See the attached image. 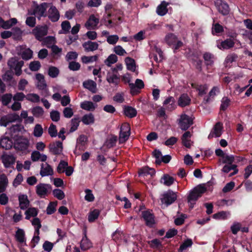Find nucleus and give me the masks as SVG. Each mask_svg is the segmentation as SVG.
<instances>
[{"mask_svg": "<svg viewBox=\"0 0 252 252\" xmlns=\"http://www.w3.org/2000/svg\"><path fill=\"white\" fill-rule=\"evenodd\" d=\"M43 129L41 125L36 124L33 129V135L35 137H41L43 134Z\"/></svg>", "mask_w": 252, "mask_h": 252, "instance_id": "obj_53", "label": "nucleus"}, {"mask_svg": "<svg viewBox=\"0 0 252 252\" xmlns=\"http://www.w3.org/2000/svg\"><path fill=\"white\" fill-rule=\"evenodd\" d=\"M150 247L154 249H159L162 247L161 242L158 239H154L148 242Z\"/></svg>", "mask_w": 252, "mask_h": 252, "instance_id": "obj_42", "label": "nucleus"}, {"mask_svg": "<svg viewBox=\"0 0 252 252\" xmlns=\"http://www.w3.org/2000/svg\"><path fill=\"white\" fill-rule=\"evenodd\" d=\"M48 18L52 22H57L60 17V13L57 8L52 6L48 10Z\"/></svg>", "mask_w": 252, "mask_h": 252, "instance_id": "obj_13", "label": "nucleus"}, {"mask_svg": "<svg viewBox=\"0 0 252 252\" xmlns=\"http://www.w3.org/2000/svg\"><path fill=\"white\" fill-rule=\"evenodd\" d=\"M48 189L50 190L52 189L51 185L40 183L36 186V193L39 196L42 198L48 194Z\"/></svg>", "mask_w": 252, "mask_h": 252, "instance_id": "obj_10", "label": "nucleus"}, {"mask_svg": "<svg viewBox=\"0 0 252 252\" xmlns=\"http://www.w3.org/2000/svg\"><path fill=\"white\" fill-rule=\"evenodd\" d=\"M117 61V56L112 54L108 56L107 59L105 60V63L107 66H110L112 64L116 63Z\"/></svg>", "mask_w": 252, "mask_h": 252, "instance_id": "obj_56", "label": "nucleus"}, {"mask_svg": "<svg viewBox=\"0 0 252 252\" xmlns=\"http://www.w3.org/2000/svg\"><path fill=\"white\" fill-rule=\"evenodd\" d=\"M98 23L99 19L96 18L94 15H91L86 22L85 26L88 29H90V27H96Z\"/></svg>", "mask_w": 252, "mask_h": 252, "instance_id": "obj_33", "label": "nucleus"}, {"mask_svg": "<svg viewBox=\"0 0 252 252\" xmlns=\"http://www.w3.org/2000/svg\"><path fill=\"white\" fill-rule=\"evenodd\" d=\"M26 99L32 102H38L40 101L39 96L36 94H29L27 95Z\"/></svg>", "mask_w": 252, "mask_h": 252, "instance_id": "obj_62", "label": "nucleus"}, {"mask_svg": "<svg viewBox=\"0 0 252 252\" xmlns=\"http://www.w3.org/2000/svg\"><path fill=\"white\" fill-rule=\"evenodd\" d=\"M230 216V213L229 211H220L213 215V218L216 220H225Z\"/></svg>", "mask_w": 252, "mask_h": 252, "instance_id": "obj_36", "label": "nucleus"}, {"mask_svg": "<svg viewBox=\"0 0 252 252\" xmlns=\"http://www.w3.org/2000/svg\"><path fill=\"white\" fill-rule=\"evenodd\" d=\"M23 128L24 127L21 125L17 124L13 125L9 128V134L11 138H12V139H14L20 136L21 135H19V133Z\"/></svg>", "mask_w": 252, "mask_h": 252, "instance_id": "obj_12", "label": "nucleus"}, {"mask_svg": "<svg viewBox=\"0 0 252 252\" xmlns=\"http://www.w3.org/2000/svg\"><path fill=\"white\" fill-rule=\"evenodd\" d=\"M191 103V99L187 94L184 93L180 95L178 100V105L181 107L189 106Z\"/></svg>", "mask_w": 252, "mask_h": 252, "instance_id": "obj_14", "label": "nucleus"}, {"mask_svg": "<svg viewBox=\"0 0 252 252\" xmlns=\"http://www.w3.org/2000/svg\"><path fill=\"white\" fill-rule=\"evenodd\" d=\"M106 80L109 84L117 86L120 82V77L115 73L111 74L108 72L107 75Z\"/></svg>", "mask_w": 252, "mask_h": 252, "instance_id": "obj_24", "label": "nucleus"}, {"mask_svg": "<svg viewBox=\"0 0 252 252\" xmlns=\"http://www.w3.org/2000/svg\"><path fill=\"white\" fill-rule=\"evenodd\" d=\"M57 201L50 202L46 209V213L48 215H52L56 211Z\"/></svg>", "mask_w": 252, "mask_h": 252, "instance_id": "obj_48", "label": "nucleus"}, {"mask_svg": "<svg viewBox=\"0 0 252 252\" xmlns=\"http://www.w3.org/2000/svg\"><path fill=\"white\" fill-rule=\"evenodd\" d=\"M15 238L16 240L20 243H26L25 233L23 229L18 228L15 233Z\"/></svg>", "mask_w": 252, "mask_h": 252, "instance_id": "obj_37", "label": "nucleus"}, {"mask_svg": "<svg viewBox=\"0 0 252 252\" xmlns=\"http://www.w3.org/2000/svg\"><path fill=\"white\" fill-rule=\"evenodd\" d=\"M13 98L12 94L10 93H7L3 94L1 97V101L3 106H7Z\"/></svg>", "mask_w": 252, "mask_h": 252, "instance_id": "obj_44", "label": "nucleus"}, {"mask_svg": "<svg viewBox=\"0 0 252 252\" xmlns=\"http://www.w3.org/2000/svg\"><path fill=\"white\" fill-rule=\"evenodd\" d=\"M124 113L126 116L132 118L136 116L137 112L135 108L131 106H125L124 108Z\"/></svg>", "mask_w": 252, "mask_h": 252, "instance_id": "obj_25", "label": "nucleus"}, {"mask_svg": "<svg viewBox=\"0 0 252 252\" xmlns=\"http://www.w3.org/2000/svg\"><path fill=\"white\" fill-rule=\"evenodd\" d=\"M49 151L54 155H60L63 150L62 142L57 141L55 142L51 143L49 145Z\"/></svg>", "mask_w": 252, "mask_h": 252, "instance_id": "obj_9", "label": "nucleus"}, {"mask_svg": "<svg viewBox=\"0 0 252 252\" xmlns=\"http://www.w3.org/2000/svg\"><path fill=\"white\" fill-rule=\"evenodd\" d=\"M48 133L52 137H56L57 135V130L56 126L53 124H51L48 128Z\"/></svg>", "mask_w": 252, "mask_h": 252, "instance_id": "obj_64", "label": "nucleus"}, {"mask_svg": "<svg viewBox=\"0 0 252 252\" xmlns=\"http://www.w3.org/2000/svg\"><path fill=\"white\" fill-rule=\"evenodd\" d=\"M44 113L43 109L40 106L34 107L32 110V113L35 117L41 116Z\"/></svg>", "mask_w": 252, "mask_h": 252, "instance_id": "obj_58", "label": "nucleus"}, {"mask_svg": "<svg viewBox=\"0 0 252 252\" xmlns=\"http://www.w3.org/2000/svg\"><path fill=\"white\" fill-rule=\"evenodd\" d=\"M118 140L117 136L115 135H111V137L108 138L104 143V146L108 149H110L115 146Z\"/></svg>", "mask_w": 252, "mask_h": 252, "instance_id": "obj_30", "label": "nucleus"}, {"mask_svg": "<svg viewBox=\"0 0 252 252\" xmlns=\"http://www.w3.org/2000/svg\"><path fill=\"white\" fill-rule=\"evenodd\" d=\"M13 38L15 40H19L22 38V32L18 27H14L12 29Z\"/></svg>", "mask_w": 252, "mask_h": 252, "instance_id": "obj_43", "label": "nucleus"}, {"mask_svg": "<svg viewBox=\"0 0 252 252\" xmlns=\"http://www.w3.org/2000/svg\"><path fill=\"white\" fill-rule=\"evenodd\" d=\"M53 194L54 197L59 200H62L65 197L64 193L60 189H55L53 190Z\"/></svg>", "mask_w": 252, "mask_h": 252, "instance_id": "obj_59", "label": "nucleus"}, {"mask_svg": "<svg viewBox=\"0 0 252 252\" xmlns=\"http://www.w3.org/2000/svg\"><path fill=\"white\" fill-rule=\"evenodd\" d=\"M125 62L127 69L132 72H134L136 69V64L135 60L130 57H126Z\"/></svg>", "mask_w": 252, "mask_h": 252, "instance_id": "obj_34", "label": "nucleus"}, {"mask_svg": "<svg viewBox=\"0 0 252 252\" xmlns=\"http://www.w3.org/2000/svg\"><path fill=\"white\" fill-rule=\"evenodd\" d=\"M32 33L37 40L41 41L43 37L48 33V28L47 26H36L32 30Z\"/></svg>", "mask_w": 252, "mask_h": 252, "instance_id": "obj_8", "label": "nucleus"}, {"mask_svg": "<svg viewBox=\"0 0 252 252\" xmlns=\"http://www.w3.org/2000/svg\"><path fill=\"white\" fill-rule=\"evenodd\" d=\"M1 158L4 166L6 168L9 167L15 162V158L12 155H3Z\"/></svg>", "mask_w": 252, "mask_h": 252, "instance_id": "obj_21", "label": "nucleus"}, {"mask_svg": "<svg viewBox=\"0 0 252 252\" xmlns=\"http://www.w3.org/2000/svg\"><path fill=\"white\" fill-rule=\"evenodd\" d=\"M40 63L38 61L31 62L29 64V68L32 71H37L41 67Z\"/></svg>", "mask_w": 252, "mask_h": 252, "instance_id": "obj_55", "label": "nucleus"}, {"mask_svg": "<svg viewBox=\"0 0 252 252\" xmlns=\"http://www.w3.org/2000/svg\"><path fill=\"white\" fill-rule=\"evenodd\" d=\"M83 87L89 90L93 93H96V84L93 80H88L83 83Z\"/></svg>", "mask_w": 252, "mask_h": 252, "instance_id": "obj_31", "label": "nucleus"}, {"mask_svg": "<svg viewBox=\"0 0 252 252\" xmlns=\"http://www.w3.org/2000/svg\"><path fill=\"white\" fill-rule=\"evenodd\" d=\"M193 124V119L189 115L184 114L180 116L178 125L182 130L186 131Z\"/></svg>", "mask_w": 252, "mask_h": 252, "instance_id": "obj_3", "label": "nucleus"}, {"mask_svg": "<svg viewBox=\"0 0 252 252\" xmlns=\"http://www.w3.org/2000/svg\"><path fill=\"white\" fill-rule=\"evenodd\" d=\"M193 244L192 241L191 239H187L185 240L182 244H181L180 248L178 250L179 252H182L183 251L186 250L188 248L190 247Z\"/></svg>", "mask_w": 252, "mask_h": 252, "instance_id": "obj_45", "label": "nucleus"}, {"mask_svg": "<svg viewBox=\"0 0 252 252\" xmlns=\"http://www.w3.org/2000/svg\"><path fill=\"white\" fill-rule=\"evenodd\" d=\"M80 107L82 109L87 111H94L95 107L91 101H85L81 103Z\"/></svg>", "mask_w": 252, "mask_h": 252, "instance_id": "obj_41", "label": "nucleus"}, {"mask_svg": "<svg viewBox=\"0 0 252 252\" xmlns=\"http://www.w3.org/2000/svg\"><path fill=\"white\" fill-rule=\"evenodd\" d=\"M13 140H14V148L16 150L24 151L28 149L30 142L27 138L21 135Z\"/></svg>", "mask_w": 252, "mask_h": 252, "instance_id": "obj_2", "label": "nucleus"}, {"mask_svg": "<svg viewBox=\"0 0 252 252\" xmlns=\"http://www.w3.org/2000/svg\"><path fill=\"white\" fill-rule=\"evenodd\" d=\"M86 195L85 196V200L88 202H93L94 200V196L91 189H87L84 190Z\"/></svg>", "mask_w": 252, "mask_h": 252, "instance_id": "obj_51", "label": "nucleus"}, {"mask_svg": "<svg viewBox=\"0 0 252 252\" xmlns=\"http://www.w3.org/2000/svg\"><path fill=\"white\" fill-rule=\"evenodd\" d=\"M163 105L166 107V110L169 111H172L176 108L175 99L173 96L167 97L163 101Z\"/></svg>", "mask_w": 252, "mask_h": 252, "instance_id": "obj_15", "label": "nucleus"}, {"mask_svg": "<svg viewBox=\"0 0 252 252\" xmlns=\"http://www.w3.org/2000/svg\"><path fill=\"white\" fill-rule=\"evenodd\" d=\"M79 119L78 118H74L71 121V127L69 129V132L72 133L77 129L79 125Z\"/></svg>", "mask_w": 252, "mask_h": 252, "instance_id": "obj_49", "label": "nucleus"}, {"mask_svg": "<svg viewBox=\"0 0 252 252\" xmlns=\"http://www.w3.org/2000/svg\"><path fill=\"white\" fill-rule=\"evenodd\" d=\"M191 87L198 92V95L202 96L207 93L208 87L206 85H198L192 83Z\"/></svg>", "mask_w": 252, "mask_h": 252, "instance_id": "obj_26", "label": "nucleus"}, {"mask_svg": "<svg viewBox=\"0 0 252 252\" xmlns=\"http://www.w3.org/2000/svg\"><path fill=\"white\" fill-rule=\"evenodd\" d=\"M164 40L167 44L171 46L177 42L178 37L174 33H169L166 35Z\"/></svg>", "mask_w": 252, "mask_h": 252, "instance_id": "obj_32", "label": "nucleus"}, {"mask_svg": "<svg viewBox=\"0 0 252 252\" xmlns=\"http://www.w3.org/2000/svg\"><path fill=\"white\" fill-rule=\"evenodd\" d=\"M139 176L145 177L150 175L152 177L156 174V171L154 168H151L148 166H144L139 169L138 171Z\"/></svg>", "mask_w": 252, "mask_h": 252, "instance_id": "obj_17", "label": "nucleus"}, {"mask_svg": "<svg viewBox=\"0 0 252 252\" xmlns=\"http://www.w3.org/2000/svg\"><path fill=\"white\" fill-rule=\"evenodd\" d=\"M215 5L218 12L223 16L227 15L230 12V8L228 3L223 0H216Z\"/></svg>", "mask_w": 252, "mask_h": 252, "instance_id": "obj_5", "label": "nucleus"}, {"mask_svg": "<svg viewBox=\"0 0 252 252\" xmlns=\"http://www.w3.org/2000/svg\"><path fill=\"white\" fill-rule=\"evenodd\" d=\"M84 235L80 243V248L82 250L86 251L93 247V243L88 238L86 231L84 232Z\"/></svg>", "mask_w": 252, "mask_h": 252, "instance_id": "obj_16", "label": "nucleus"}, {"mask_svg": "<svg viewBox=\"0 0 252 252\" xmlns=\"http://www.w3.org/2000/svg\"><path fill=\"white\" fill-rule=\"evenodd\" d=\"M235 161V157L233 155H225L222 160V163L225 164H231Z\"/></svg>", "mask_w": 252, "mask_h": 252, "instance_id": "obj_54", "label": "nucleus"}, {"mask_svg": "<svg viewBox=\"0 0 252 252\" xmlns=\"http://www.w3.org/2000/svg\"><path fill=\"white\" fill-rule=\"evenodd\" d=\"M234 44L235 43L233 40L230 38H227L221 41L220 45H218V47L220 49L221 48L223 49H228L232 48Z\"/></svg>", "mask_w": 252, "mask_h": 252, "instance_id": "obj_29", "label": "nucleus"}, {"mask_svg": "<svg viewBox=\"0 0 252 252\" xmlns=\"http://www.w3.org/2000/svg\"><path fill=\"white\" fill-rule=\"evenodd\" d=\"M223 128L222 124L221 122H218L214 127V134L215 137H219L221 135V130Z\"/></svg>", "mask_w": 252, "mask_h": 252, "instance_id": "obj_47", "label": "nucleus"}, {"mask_svg": "<svg viewBox=\"0 0 252 252\" xmlns=\"http://www.w3.org/2000/svg\"><path fill=\"white\" fill-rule=\"evenodd\" d=\"M177 199V195L173 191L169 190L168 191L164 192L161 198V202L162 204H164L166 206L172 204Z\"/></svg>", "mask_w": 252, "mask_h": 252, "instance_id": "obj_6", "label": "nucleus"}, {"mask_svg": "<svg viewBox=\"0 0 252 252\" xmlns=\"http://www.w3.org/2000/svg\"><path fill=\"white\" fill-rule=\"evenodd\" d=\"M161 180H163V184L167 186H170L174 181V178L168 174H164Z\"/></svg>", "mask_w": 252, "mask_h": 252, "instance_id": "obj_50", "label": "nucleus"}, {"mask_svg": "<svg viewBox=\"0 0 252 252\" xmlns=\"http://www.w3.org/2000/svg\"><path fill=\"white\" fill-rule=\"evenodd\" d=\"M212 33L214 35H219L224 32V28L219 23H214L212 24Z\"/></svg>", "mask_w": 252, "mask_h": 252, "instance_id": "obj_28", "label": "nucleus"}, {"mask_svg": "<svg viewBox=\"0 0 252 252\" xmlns=\"http://www.w3.org/2000/svg\"><path fill=\"white\" fill-rule=\"evenodd\" d=\"M167 3L163 1L160 5H159L157 8V13L158 15L164 16L167 12Z\"/></svg>", "mask_w": 252, "mask_h": 252, "instance_id": "obj_38", "label": "nucleus"}, {"mask_svg": "<svg viewBox=\"0 0 252 252\" xmlns=\"http://www.w3.org/2000/svg\"><path fill=\"white\" fill-rule=\"evenodd\" d=\"M11 139L7 136L2 138L0 140V146L6 150L10 149L14 146V142Z\"/></svg>", "mask_w": 252, "mask_h": 252, "instance_id": "obj_18", "label": "nucleus"}, {"mask_svg": "<svg viewBox=\"0 0 252 252\" xmlns=\"http://www.w3.org/2000/svg\"><path fill=\"white\" fill-rule=\"evenodd\" d=\"M46 166L43 167L44 164H41V168L40 171V174L42 177L47 176L49 175H52L53 174V169L51 166L46 163Z\"/></svg>", "mask_w": 252, "mask_h": 252, "instance_id": "obj_27", "label": "nucleus"}, {"mask_svg": "<svg viewBox=\"0 0 252 252\" xmlns=\"http://www.w3.org/2000/svg\"><path fill=\"white\" fill-rule=\"evenodd\" d=\"M18 199L21 209L24 210L27 209L30 204L28 196L26 194H21L19 196Z\"/></svg>", "mask_w": 252, "mask_h": 252, "instance_id": "obj_22", "label": "nucleus"}, {"mask_svg": "<svg viewBox=\"0 0 252 252\" xmlns=\"http://www.w3.org/2000/svg\"><path fill=\"white\" fill-rule=\"evenodd\" d=\"M230 99L227 97H223L221 100L220 110L225 111L230 104Z\"/></svg>", "mask_w": 252, "mask_h": 252, "instance_id": "obj_46", "label": "nucleus"}, {"mask_svg": "<svg viewBox=\"0 0 252 252\" xmlns=\"http://www.w3.org/2000/svg\"><path fill=\"white\" fill-rule=\"evenodd\" d=\"M98 55H94L89 57L84 56L82 57L81 60L83 63H88L94 61H96L98 59Z\"/></svg>", "mask_w": 252, "mask_h": 252, "instance_id": "obj_57", "label": "nucleus"}, {"mask_svg": "<svg viewBox=\"0 0 252 252\" xmlns=\"http://www.w3.org/2000/svg\"><path fill=\"white\" fill-rule=\"evenodd\" d=\"M13 99L15 101H22L24 98H26L27 96L22 92L16 93L13 96Z\"/></svg>", "mask_w": 252, "mask_h": 252, "instance_id": "obj_63", "label": "nucleus"}, {"mask_svg": "<svg viewBox=\"0 0 252 252\" xmlns=\"http://www.w3.org/2000/svg\"><path fill=\"white\" fill-rule=\"evenodd\" d=\"M153 156L156 158V164L160 165L161 164L160 157L162 156L161 152L159 150L156 149L153 152Z\"/></svg>", "mask_w": 252, "mask_h": 252, "instance_id": "obj_61", "label": "nucleus"}, {"mask_svg": "<svg viewBox=\"0 0 252 252\" xmlns=\"http://www.w3.org/2000/svg\"><path fill=\"white\" fill-rule=\"evenodd\" d=\"M21 53L19 54L22 58L26 61L29 60L32 58L33 52L29 48L24 49L23 46H20Z\"/></svg>", "mask_w": 252, "mask_h": 252, "instance_id": "obj_19", "label": "nucleus"}, {"mask_svg": "<svg viewBox=\"0 0 252 252\" xmlns=\"http://www.w3.org/2000/svg\"><path fill=\"white\" fill-rule=\"evenodd\" d=\"M60 73L59 69L53 66H51L48 69V75L52 78L57 77Z\"/></svg>", "mask_w": 252, "mask_h": 252, "instance_id": "obj_52", "label": "nucleus"}, {"mask_svg": "<svg viewBox=\"0 0 252 252\" xmlns=\"http://www.w3.org/2000/svg\"><path fill=\"white\" fill-rule=\"evenodd\" d=\"M47 8V3L44 2L39 5H37L34 8L33 13L32 14L35 15L37 14L40 17L44 16V14Z\"/></svg>", "mask_w": 252, "mask_h": 252, "instance_id": "obj_23", "label": "nucleus"}, {"mask_svg": "<svg viewBox=\"0 0 252 252\" xmlns=\"http://www.w3.org/2000/svg\"><path fill=\"white\" fill-rule=\"evenodd\" d=\"M68 166V162L65 161L64 160H61L57 167V170L59 173H61L64 172V169Z\"/></svg>", "mask_w": 252, "mask_h": 252, "instance_id": "obj_60", "label": "nucleus"}, {"mask_svg": "<svg viewBox=\"0 0 252 252\" xmlns=\"http://www.w3.org/2000/svg\"><path fill=\"white\" fill-rule=\"evenodd\" d=\"M100 211L98 209H94L91 211L88 215V221L90 222H94L99 216Z\"/></svg>", "mask_w": 252, "mask_h": 252, "instance_id": "obj_40", "label": "nucleus"}, {"mask_svg": "<svg viewBox=\"0 0 252 252\" xmlns=\"http://www.w3.org/2000/svg\"><path fill=\"white\" fill-rule=\"evenodd\" d=\"M203 58L204 60L205 64L208 68L214 65L215 61L216 59L215 56L213 54L208 52H206L203 54Z\"/></svg>", "mask_w": 252, "mask_h": 252, "instance_id": "obj_11", "label": "nucleus"}, {"mask_svg": "<svg viewBox=\"0 0 252 252\" xmlns=\"http://www.w3.org/2000/svg\"><path fill=\"white\" fill-rule=\"evenodd\" d=\"M8 183V179L6 176L4 174L0 175V193L5 191Z\"/></svg>", "mask_w": 252, "mask_h": 252, "instance_id": "obj_35", "label": "nucleus"}, {"mask_svg": "<svg viewBox=\"0 0 252 252\" xmlns=\"http://www.w3.org/2000/svg\"><path fill=\"white\" fill-rule=\"evenodd\" d=\"M207 190L206 188L202 185H199L191 190L187 197L189 209H192L198 199Z\"/></svg>", "mask_w": 252, "mask_h": 252, "instance_id": "obj_1", "label": "nucleus"}, {"mask_svg": "<svg viewBox=\"0 0 252 252\" xmlns=\"http://www.w3.org/2000/svg\"><path fill=\"white\" fill-rule=\"evenodd\" d=\"M82 122L86 125L94 124V115L92 113L84 115L82 118Z\"/></svg>", "mask_w": 252, "mask_h": 252, "instance_id": "obj_39", "label": "nucleus"}, {"mask_svg": "<svg viewBox=\"0 0 252 252\" xmlns=\"http://www.w3.org/2000/svg\"><path fill=\"white\" fill-rule=\"evenodd\" d=\"M141 218L145 222V224L149 227H152L155 224V216L149 210L143 211L141 212Z\"/></svg>", "mask_w": 252, "mask_h": 252, "instance_id": "obj_7", "label": "nucleus"}, {"mask_svg": "<svg viewBox=\"0 0 252 252\" xmlns=\"http://www.w3.org/2000/svg\"><path fill=\"white\" fill-rule=\"evenodd\" d=\"M130 134V127L128 124L125 123L122 125L119 133V143H125L128 139Z\"/></svg>", "mask_w": 252, "mask_h": 252, "instance_id": "obj_4", "label": "nucleus"}, {"mask_svg": "<svg viewBox=\"0 0 252 252\" xmlns=\"http://www.w3.org/2000/svg\"><path fill=\"white\" fill-rule=\"evenodd\" d=\"M82 46L86 52L94 51L98 49V44L97 42L89 40L83 43Z\"/></svg>", "mask_w": 252, "mask_h": 252, "instance_id": "obj_20", "label": "nucleus"}]
</instances>
